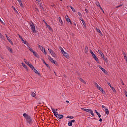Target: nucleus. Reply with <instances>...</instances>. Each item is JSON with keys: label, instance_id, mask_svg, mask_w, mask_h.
<instances>
[{"label": "nucleus", "instance_id": "1a4fd4ad", "mask_svg": "<svg viewBox=\"0 0 127 127\" xmlns=\"http://www.w3.org/2000/svg\"><path fill=\"white\" fill-rule=\"evenodd\" d=\"M98 68H99V69H100V70H101L102 72L104 73V74H108V71H107V70H106L105 69L100 66V65H98Z\"/></svg>", "mask_w": 127, "mask_h": 127}, {"label": "nucleus", "instance_id": "412c9836", "mask_svg": "<svg viewBox=\"0 0 127 127\" xmlns=\"http://www.w3.org/2000/svg\"><path fill=\"white\" fill-rule=\"evenodd\" d=\"M7 40L11 44V45H13V43L12 42V41H11V40L9 38V37H7Z\"/></svg>", "mask_w": 127, "mask_h": 127}, {"label": "nucleus", "instance_id": "f03ea898", "mask_svg": "<svg viewBox=\"0 0 127 127\" xmlns=\"http://www.w3.org/2000/svg\"><path fill=\"white\" fill-rule=\"evenodd\" d=\"M61 50L62 54L64 55V56H65V57H66V58H67L68 59V58H70V56H69V54H68L67 52L64 51V49L61 48Z\"/></svg>", "mask_w": 127, "mask_h": 127}, {"label": "nucleus", "instance_id": "e433bc0d", "mask_svg": "<svg viewBox=\"0 0 127 127\" xmlns=\"http://www.w3.org/2000/svg\"><path fill=\"white\" fill-rule=\"evenodd\" d=\"M22 43H24V44H25L26 45H27L28 44V43H27L26 41H24V40L22 42Z\"/></svg>", "mask_w": 127, "mask_h": 127}, {"label": "nucleus", "instance_id": "37998d69", "mask_svg": "<svg viewBox=\"0 0 127 127\" xmlns=\"http://www.w3.org/2000/svg\"><path fill=\"white\" fill-rule=\"evenodd\" d=\"M78 14L79 16H80L81 17H82V14L80 12H78Z\"/></svg>", "mask_w": 127, "mask_h": 127}, {"label": "nucleus", "instance_id": "a211bd4d", "mask_svg": "<svg viewBox=\"0 0 127 127\" xmlns=\"http://www.w3.org/2000/svg\"><path fill=\"white\" fill-rule=\"evenodd\" d=\"M6 48L8 50V51H9V52H10V53H12V48H10V47L8 46H6Z\"/></svg>", "mask_w": 127, "mask_h": 127}, {"label": "nucleus", "instance_id": "4be33fe9", "mask_svg": "<svg viewBox=\"0 0 127 127\" xmlns=\"http://www.w3.org/2000/svg\"><path fill=\"white\" fill-rule=\"evenodd\" d=\"M22 65L23 67L25 69H26V70H28V69H27V66H26V65H25V64L24 63H22Z\"/></svg>", "mask_w": 127, "mask_h": 127}, {"label": "nucleus", "instance_id": "603ef678", "mask_svg": "<svg viewBox=\"0 0 127 127\" xmlns=\"http://www.w3.org/2000/svg\"><path fill=\"white\" fill-rule=\"evenodd\" d=\"M24 62L26 64V63H27V61L26 60V59H24Z\"/></svg>", "mask_w": 127, "mask_h": 127}, {"label": "nucleus", "instance_id": "864d4df0", "mask_svg": "<svg viewBox=\"0 0 127 127\" xmlns=\"http://www.w3.org/2000/svg\"><path fill=\"white\" fill-rule=\"evenodd\" d=\"M45 65H46L48 68L49 67V65L47 64H45Z\"/></svg>", "mask_w": 127, "mask_h": 127}, {"label": "nucleus", "instance_id": "dca6fc26", "mask_svg": "<svg viewBox=\"0 0 127 127\" xmlns=\"http://www.w3.org/2000/svg\"><path fill=\"white\" fill-rule=\"evenodd\" d=\"M98 89V90H99V91L102 92V94H105V91H104V89H103V88L99 86Z\"/></svg>", "mask_w": 127, "mask_h": 127}, {"label": "nucleus", "instance_id": "c85d7f7f", "mask_svg": "<svg viewBox=\"0 0 127 127\" xmlns=\"http://www.w3.org/2000/svg\"><path fill=\"white\" fill-rule=\"evenodd\" d=\"M68 126L70 127H72V126H73V124L70 121H68Z\"/></svg>", "mask_w": 127, "mask_h": 127}, {"label": "nucleus", "instance_id": "ea45409f", "mask_svg": "<svg viewBox=\"0 0 127 127\" xmlns=\"http://www.w3.org/2000/svg\"><path fill=\"white\" fill-rule=\"evenodd\" d=\"M26 64H27L29 66L31 64L30 62H27V63H26Z\"/></svg>", "mask_w": 127, "mask_h": 127}, {"label": "nucleus", "instance_id": "49530a36", "mask_svg": "<svg viewBox=\"0 0 127 127\" xmlns=\"http://www.w3.org/2000/svg\"><path fill=\"white\" fill-rule=\"evenodd\" d=\"M42 60L44 64H46V63L45 62V61H44V60L43 59H42Z\"/></svg>", "mask_w": 127, "mask_h": 127}, {"label": "nucleus", "instance_id": "2f4dec72", "mask_svg": "<svg viewBox=\"0 0 127 127\" xmlns=\"http://www.w3.org/2000/svg\"><path fill=\"white\" fill-rule=\"evenodd\" d=\"M33 55H34V56H35L36 57H37V53H36V52H35V51H33Z\"/></svg>", "mask_w": 127, "mask_h": 127}, {"label": "nucleus", "instance_id": "473e14b6", "mask_svg": "<svg viewBox=\"0 0 127 127\" xmlns=\"http://www.w3.org/2000/svg\"><path fill=\"white\" fill-rule=\"evenodd\" d=\"M36 1H37V3H38V4L40 5V6L41 5V4L40 3V0H36Z\"/></svg>", "mask_w": 127, "mask_h": 127}, {"label": "nucleus", "instance_id": "bf43d9fd", "mask_svg": "<svg viewBox=\"0 0 127 127\" xmlns=\"http://www.w3.org/2000/svg\"><path fill=\"white\" fill-rule=\"evenodd\" d=\"M99 121H100V122H102L103 120H102L101 118H100V119H99Z\"/></svg>", "mask_w": 127, "mask_h": 127}, {"label": "nucleus", "instance_id": "8fccbe9b", "mask_svg": "<svg viewBox=\"0 0 127 127\" xmlns=\"http://www.w3.org/2000/svg\"><path fill=\"white\" fill-rule=\"evenodd\" d=\"M70 121H71L72 123H75V120H70Z\"/></svg>", "mask_w": 127, "mask_h": 127}, {"label": "nucleus", "instance_id": "4468645a", "mask_svg": "<svg viewBox=\"0 0 127 127\" xmlns=\"http://www.w3.org/2000/svg\"><path fill=\"white\" fill-rule=\"evenodd\" d=\"M58 19H59V22H60V25H61V26H64V24H63V22L62 21V20L61 19V17H59V18H58Z\"/></svg>", "mask_w": 127, "mask_h": 127}, {"label": "nucleus", "instance_id": "338daca9", "mask_svg": "<svg viewBox=\"0 0 127 127\" xmlns=\"http://www.w3.org/2000/svg\"><path fill=\"white\" fill-rule=\"evenodd\" d=\"M67 119H69V118H71V116H67Z\"/></svg>", "mask_w": 127, "mask_h": 127}, {"label": "nucleus", "instance_id": "79ce46f5", "mask_svg": "<svg viewBox=\"0 0 127 127\" xmlns=\"http://www.w3.org/2000/svg\"><path fill=\"white\" fill-rule=\"evenodd\" d=\"M70 8H71L72 11H73V12H75V9L72 7V6H70Z\"/></svg>", "mask_w": 127, "mask_h": 127}, {"label": "nucleus", "instance_id": "f704fd0d", "mask_svg": "<svg viewBox=\"0 0 127 127\" xmlns=\"http://www.w3.org/2000/svg\"><path fill=\"white\" fill-rule=\"evenodd\" d=\"M89 51L88 49V47H85V53H88V51Z\"/></svg>", "mask_w": 127, "mask_h": 127}, {"label": "nucleus", "instance_id": "13d9d810", "mask_svg": "<svg viewBox=\"0 0 127 127\" xmlns=\"http://www.w3.org/2000/svg\"><path fill=\"white\" fill-rule=\"evenodd\" d=\"M85 11H86V13H88V9H85Z\"/></svg>", "mask_w": 127, "mask_h": 127}, {"label": "nucleus", "instance_id": "69168bd1", "mask_svg": "<svg viewBox=\"0 0 127 127\" xmlns=\"http://www.w3.org/2000/svg\"><path fill=\"white\" fill-rule=\"evenodd\" d=\"M102 12H103V13H105V12H104V10L102 9V10H101Z\"/></svg>", "mask_w": 127, "mask_h": 127}, {"label": "nucleus", "instance_id": "052dcab7", "mask_svg": "<svg viewBox=\"0 0 127 127\" xmlns=\"http://www.w3.org/2000/svg\"><path fill=\"white\" fill-rule=\"evenodd\" d=\"M121 84L124 86V85H125V84L124 83V82L123 81H122Z\"/></svg>", "mask_w": 127, "mask_h": 127}, {"label": "nucleus", "instance_id": "0e129e2a", "mask_svg": "<svg viewBox=\"0 0 127 127\" xmlns=\"http://www.w3.org/2000/svg\"><path fill=\"white\" fill-rule=\"evenodd\" d=\"M21 40H22V42L24 41V40H23V38H22V39H21Z\"/></svg>", "mask_w": 127, "mask_h": 127}, {"label": "nucleus", "instance_id": "f257e3e1", "mask_svg": "<svg viewBox=\"0 0 127 127\" xmlns=\"http://www.w3.org/2000/svg\"><path fill=\"white\" fill-rule=\"evenodd\" d=\"M23 117L26 119L28 124H29V125H31V124H32V119H31V117H30V116L26 113H24Z\"/></svg>", "mask_w": 127, "mask_h": 127}, {"label": "nucleus", "instance_id": "6ab92c4d", "mask_svg": "<svg viewBox=\"0 0 127 127\" xmlns=\"http://www.w3.org/2000/svg\"><path fill=\"white\" fill-rule=\"evenodd\" d=\"M33 71H34L36 74H37V75H39V72H38L37 70H36L35 68L34 67V68H33Z\"/></svg>", "mask_w": 127, "mask_h": 127}, {"label": "nucleus", "instance_id": "c03bdc74", "mask_svg": "<svg viewBox=\"0 0 127 127\" xmlns=\"http://www.w3.org/2000/svg\"><path fill=\"white\" fill-rule=\"evenodd\" d=\"M81 110H82L83 111H84L85 112H87V109H86L81 108Z\"/></svg>", "mask_w": 127, "mask_h": 127}, {"label": "nucleus", "instance_id": "774afa93", "mask_svg": "<svg viewBox=\"0 0 127 127\" xmlns=\"http://www.w3.org/2000/svg\"><path fill=\"white\" fill-rule=\"evenodd\" d=\"M41 9H42V10H44V9L43 8V7H42Z\"/></svg>", "mask_w": 127, "mask_h": 127}, {"label": "nucleus", "instance_id": "58836bf2", "mask_svg": "<svg viewBox=\"0 0 127 127\" xmlns=\"http://www.w3.org/2000/svg\"><path fill=\"white\" fill-rule=\"evenodd\" d=\"M98 52L100 55H102L103 54V52H102V51L98 50Z\"/></svg>", "mask_w": 127, "mask_h": 127}, {"label": "nucleus", "instance_id": "c9c22d12", "mask_svg": "<svg viewBox=\"0 0 127 127\" xmlns=\"http://www.w3.org/2000/svg\"><path fill=\"white\" fill-rule=\"evenodd\" d=\"M12 7H13V9H14L15 12H16V13H18V12H17V10H16V9H15V7H14L13 6Z\"/></svg>", "mask_w": 127, "mask_h": 127}, {"label": "nucleus", "instance_id": "b1692460", "mask_svg": "<svg viewBox=\"0 0 127 127\" xmlns=\"http://www.w3.org/2000/svg\"><path fill=\"white\" fill-rule=\"evenodd\" d=\"M46 26L47 28H48V29L50 30V31H53L52 28H51V27H50V26H49V25H47Z\"/></svg>", "mask_w": 127, "mask_h": 127}, {"label": "nucleus", "instance_id": "72a5a7b5", "mask_svg": "<svg viewBox=\"0 0 127 127\" xmlns=\"http://www.w3.org/2000/svg\"><path fill=\"white\" fill-rule=\"evenodd\" d=\"M94 85L95 86V87H96V88L98 89L100 86H99V85L97 84V83H95Z\"/></svg>", "mask_w": 127, "mask_h": 127}, {"label": "nucleus", "instance_id": "cd10ccee", "mask_svg": "<svg viewBox=\"0 0 127 127\" xmlns=\"http://www.w3.org/2000/svg\"><path fill=\"white\" fill-rule=\"evenodd\" d=\"M95 111L99 118H100L101 117V114L99 112H97L96 110H95Z\"/></svg>", "mask_w": 127, "mask_h": 127}, {"label": "nucleus", "instance_id": "6e6d98bb", "mask_svg": "<svg viewBox=\"0 0 127 127\" xmlns=\"http://www.w3.org/2000/svg\"><path fill=\"white\" fill-rule=\"evenodd\" d=\"M19 37L20 38V39H22V37L19 35Z\"/></svg>", "mask_w": 127, "mask_h": 127}, {"label": "nucleus", "instance_id": "2eb2a0df", "mask_svg": "<svg viewBox=\"0 0 127 127\" xmlns=\"http://www.w3.org/2000/svg\"><path fill=\"white\" fill-rule=\"evenodd\" d=\"M17 1H18L21 7H24V6H23V4H22V1H21V0H17Z\"/></svg>", "mask_w": 127, "mask_h": 127}, {"label": "nucleus", "instance_id": "7ed1b4c3", "mask_svg": "<svg viewBox=\"0 0 127 127\" xmlns=\"http://www.w3.org/2000/svg\"><path fill=\"white\" fill-rule=\"evenodd\" d=\"M90 53L92 56V57L96 60V61L97 62H99V59H98V58L97 57V56H96V55H95V54L94 53V52H93V51L90 50Z\"/></svg>", "mask_w": 127, "mask_h": 127}, {"label": "nucleus", "instance_id": "3c124183", "mask_svg": "<svg viewBox=\"0 0 127 127\" xmlns=\"http://www.w3.org/2000/svg\"><path fill=\"white\" fill-rule=\"evenodd\" d=\"M45 24H46V26H47V25H48V24H47V23H46V22H45V21H44Z\"/></svg>", "mask_w": 127, "mask_h": 127}, {"label": "nucleus", "instance_id": "4d7b16f0", "mask_svg": "<svg viewBox=\"0 0 127 127\" xmlns=\"http://www.w3.org/2000/svg\"><path fill=\"white\" fill-rule=\"evenodd\" d=\"M0 21L2 23H3V21H2V20L0 18Z\"/></svg>", "mask_w": 127, "mask_h": 127}, {"label": "nucleus", "instance_id": "423d86ee", "mask_svg": "<svg viewBox=\"0 0 127 127\" xmlns=\"http://www.w3.org/2000/svg\"><path fill=\"white\" fill-rule=\"evenodd\" d=\"M48 59H49V60H50V61H51V62H52V63H54V64H55V65H57L58 64L56 62V61H54V60H53V59L50 56H48Z\"/></svg>", "mask_w": 127, "mask_h": 127}, {"label": "nucleus", "instance_id": "6e6552de", "mask_svg": "<svg viewBox=\"0 0 127 127\" xmlns=\"http://www.w3.org/2000/svg\"><path fill=\"white\" fill-rule=\"evenodd\" d=\"M102 108L103 109V111H105V113L107 115H109V109L107 108L105 106L102 105Z\"/></svg>", "mask_w": 127, "mask_h": 127}, {"label": "nucleus", "instance_id": "a18cd8bd", "mask_svg": "<svg viewBox=\"0 0 127 127\" xmlns=\"http://www.w3.org/2000/svg\"><path fill=\"white\" fill-rule=\"evenodd\" d=\"M0 37L1 38H3V36L1 34V33L0 32Z\"/></svg>", "mask_w": 127, "mask_h": 127}, {"label": "nucleus", "instance_id": "f8f14e48", "mask_svg": "<svg viewBox=\"0 0 127 127\" xmlns=\"http://www.w3.org/2000/svg\"><path fill=\"white\" fill-rule=\"evenodd\" d=\"M101 57H102V58L104 59V61H105V62L106 63H108V58H107V57H106L105 56V55H104V54H103L102 55H101Z\"/></svg>", "mask_w": 127, "mask_h": 127}, {"label": "nucleus", "instance_id": "680f3d73", "mask_svg": "<svg viewBox=\"0 0 127 127\" xmlns=\"http://www.w3.org/2000/svg\"><path fill=\"white\" fill-rule=\"evenodd\" d=\"M70 119H74V117L73 116H70Z\"/></svg>", "mask_w": 127, "mask_h": 127}, {"label": "nucleus", "instance_id": "e2e57ef3", "mask_svg": "<svg viewBox=\"0 0 127 127\" xmlns=\"http://www.w3.org/2000/svg\"><path fill=\"white\" fill-rule=\"evenodd\" d=\"M0 56L1 58H2V59H3V56H1L0 55Z\"/></svg>", "mask_w": 127, "mask_h": 127}, {"label": "nucleus", "instance_id": "de8ad7c7", "mask_svg": "<svg viewBox=\"0 0 127 127\" xmlns=\"http://www.w3.org/2000/svg\"><path fill=\"white\" fill-rule=\"evenodd\" d=\"M121 6H123V4H121V5H119V6H117L116 7V8H118V7H121Z\"/></svg>", "mask_w": 127, "mask_h": 127}, {"label": "nucleus", "instance_id": "0eeeda50", "mask_svg": "<svg viewBox=\"0 0 127 127\" xmlns=\"http://www.w3.org/2000/svg\"><path fill=\"white\" fill-rule=\"evenodd\" d=\"M51 109L52 110V111L53 112V114H54V116L57 118V117L59 116V114H58V112L55 111V109H54L52 107H51Z\"/></svg>", "mask_w": 127, "mask_h": 127}, {"label": "nucleus", "instance_id": "393cba45", "mask_svg": "<svg viewBox=\"0 0 127 127\" xmlns=\"http://www.w3.org/2000/svg\"><path fill=\"white\" fill-rule=\"evenodd\" d=\"M111 90H112L113 92H114V93H115L116 94V93H117V91H116V89H115V88L111 86Z\"/></svg>", "mask_w": 127, "mask_h": 127}, {"label": "nucleus", "instance_id": "c756f323", "mask_svg": "<svg viewBox=\"0 0 127 127\" xmlns=\"http://www.w3.org/2000/svg\"><path fill=\"white\" fill-rule=\"evenodd\" d=\"M79 80L80 81V82H82V83H83V84H86V81L83 80V79L79 78Z\"/></svg>", "mask_w": 127, "mask_h": 127}, {"label": "nucleus", "instance_id": "aec40b11", "mask_svg": "<svg viewBox=\"0 0 127 127\" xmlns=\"http://www.w3.org/2000/svg\"><path fill=\"white\" fill-rule=\"evenodd\" d=\"M96 31L97 32H98L99 33H100V34H101V35L103 36V33H102V32H101V30H100L99 29H98L97 28H96Z\"/></svg>", "mask_w": 127, "mask_h": 127}, {"label": "nucleus", "instance_id": "7c9ffc66", "mask_svg": "<svg viewBox=\"0 0 127 127\" xmlns=\"http://www.w3.org/2000/svg\"><path fill=\"white\" fill-rule=\"evenodd\" d=\"M29 67H30V68H31L32 70H33V69H34V66H33V65H32V64H31L29 65Z\"/></svg>", "mask_w": 127, "mask_h": 127}, {"label": "nucleus", "instance_id": "4c0bfd02", "mask_svg": "<svg viewBox=\"0 0 127 127\" xmlns=\"http://www.w3.org/2000/svg\"><path fill=\"white\" fill-rule=\"evenodd\" d=\"M38 48H39V49H40V50H41V49H42V48H43V47L42 46L40 45H38Z\"/></svg>", "mask_w": 127, "mask_h": 127}, {"label": "nucleus", "instance_id": "a878e982", "mask_svg": "<svg viewBox=\"0 0 127 127\" xmlns=\"http://www.w3.org/2000/svg\"><path fill=\"white\" fill-rule=\"evenodd\" d=\"M28 48L29 50H30V51H31V52H32V53L34 51V50H33V49H32V48H30L29 46H28Z\"/></svg>", "mask_w": 127, "mask_h": 127}, {"label": "nucleus", "instance_id": "09e8293b", "mask_svg": "<svg viewBox=\"0 0 127 127\" xmlns=\"http://www.w3.org/2000/svg\"><path fill=\"white\" fill-rule=\"evenodd\" d=\"M107 84L110 87V88H111V87H112V85H111V83L108 82Z\"/></svg>", "mask_w": 127, "mask_h": 127}, {"label": "nucleus", "instance_id": "bb28decb", "mask_svg": "<svg viewBox=\"0 0 127 127\" xmlns=\"http://www.w3.org/2000/svg\"><path fill=\"white\" fill-rule=\"evenodd\" d=\"M31 95L32 97H35V96H36L35 93L33 92H31Z\"/></svg>", "mask_w": 127, "mask_h": 127}, {"label": "nucleus", "instance_id": "f3484780", "mask_svg": "<svg viewBox=\"0 0 127 127\" xmlns=\"http://www.w3.org/2000/svg\"><path fill=\"white\" fill-rule=\"evenodd\" d=\"M41 50V51H42V52H43L44 54H45V55H46V54H47V53H46V51H45V48L43 47V48H42Z\"/></svg>", "mask_w": 127, "mask_h": 127}, {"label": "nucleus", "instance_id": "5701e85b", "mask_svg": "<svg viewBox=\"0 0 127 127\" xmlns=\"http://www.w3.org/2000/svg\"><path fill=\"white\" fill-rule=\"evenodd\" d=\"M59 119H63L64 118V115H59L57 117Z\"/></svg>", "mask_w": 127, "mask_h": 127}, {"label": "nucleus", "instance_id": "a19ab883", "mask_svg": "<svg viewBox=\"0 0 127 127\" xmlns=\"http://www.w3.org/2000/svg\"><path fill=\"white\" fill-rule=\"evenodd\" d=\"M82 22L83 25L85 26V27H86V23H85V21L82 20Z\"/></svg>", "mask_w": 127, "mask_h": 127}, {"label": "nucleus", "instance_id": "ddd939ff", "mask_svg": "<svg viewBox=\"0 0 127 127\" xmlns=\"http://www.w3.org/2000/svg\"><path fill=\"white\" fill-rule=\"evenodd\" d=\"M86 112L87 113H90L92 116H94V112H93V110L91 109H87Z\"/></svg>", "mask_w": 127, "mask_h": 127}, {"label": "nucleus", "instance_id": "39448f33", "mask_svg": "<svg viewBox=\"0 0 127 127\" xmlns=\"http://www.w3.org/2000/svg\"><path fill=\"white\" fill-rule=\"evenodd\" d=\"M48 50L49 51L50 54L53 56V57H56V54H55V53L53 50L51 49H48Z\"/></svg>", "mask_w": 127, "mask_h": 127}, {"label": "nucleus", "instance_id": "5fc2aeb1", "mask_svg": "<svg viewBox=\"0 0 127 127\" xmlns=\"http://www.w3.org/2000/svg\"><path fill=\"white\" fill-rule=\"evenodd\" d=\"M79 19H80V20H81L82 21V22H83L82 20H83V19L82 18H81V17L79 18Z\"/></svg>", "mask_w": 127, "mask_h": 127}, {"label": "nucleus", "instance_id": "9b49d317", "mask_svg": "<svg viewBox=\"0 0 127 127\" xmlns=\"http://www.w3.org/2000/svg\"><path fill=\"white\" fill-rule=\"evenodd\" d=\"M95 4H96V5H97V6L98 7H99V8L101 9V10H103V8H102V7H101V5L100 4V2H99V1H96Z\"/></svg>", "mask_w": 127, "mask_h": 127}, {"label": "nucleus", "instance_id": "20e7f679", "mask_svg": "<svg viewBox=\"0 0 127 127\" xmlns=\"http://www.w3.org/2000/svg\"><path fill=\"white\" fill-rule=\"evenodd\" d=\"M30 27H31L32 31H33L34 33H35V32H36V30H35V25L32 22L31 23H30Z\"/></svg>", "mask_w": 127, "mask_h": 127}, {"label": "nucleus", "instance_id": "9d476101", "mask_svg": "<svg viewBox=\"0 0 127 127\" xmlns=\"http://www.w3.org/2000/svg\"><path fill=\"white\" fill-rule=\"evenodd\" d=\"M65 19H66L67 22L69 23V22L70 23V24H72V21L70 19V18H69V16L68 15L65 16Z\"/></svg>", "mask_w": 127, "mask_h": 127}]
</instances>
